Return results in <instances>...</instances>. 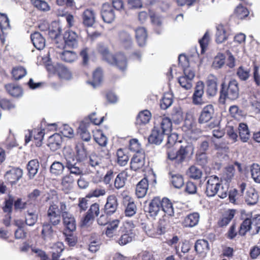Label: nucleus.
Segmentation results:
<instances>
[{
  "label": "nucleus",
  "mask_w": 260,
  "mask_h": 260,
  "mask_svg": "<svg viewBox=\"0 0 260 260\" xmlns=\"http://www.w3.org/2000/svg\"><path fill=\"white\" fill-rule=\"evenodd\" d=\"M168 135V140L166 144L167 158L174 161L175 165L181 164L187 157L193 154V145L191 143L185 142L178 150H176L173 148L174 145L177 143H182V141L178 140V135L176 133L169 134Z\"/></svg>",
  "instance_id": "nucleus-1"
},
{
  "label": "nucleus",
  "mask_w": 260,
  "mask_h": 260,
  "mask_svg": "<svg viewBox=\"0 0 260 260\" xmlns=\"http://www.w3.org/2000/svg\"><path fill=\"white\" fill-rule=\"evenodd\" d=\"M219 93V101L221 103L224 104L226 99L231 101L237 100L239 96L238 82L235 79L230 80L228 84L222 82Z\"/></svg>",
  "instance_id": "nucleus-2"
},
{
  "label": "nucleus",
  "mask_w": 260,
  "mask_h": 260,
  "mask_svg": "<svg viewBox=\"0 0 260 260\" xmlns=\"http://www.w3.org/2000/svg\"><path fill=\"white\" fill-rule=\"evenodd\" d=\"M51 249V260H64V258L59 259L62 251L64 250V245L62 242H58L54 244ZM34 253L36 254V256L40 257V260H48L47 255L42 250L34 249Z\"/></svg>",
  "instance_id": "nucleus-3"
},
{
  "label": "nucleus",
  "mask_w": 260,
  "mask_h": 260,
  "mask_svg": "<svg viewBox=\"0 0 260 260\" xmlns=\"http://www.w3.org/2000/svg\"><path fill=\"white\" fill-rule=\"evenodd\" d=\"M135 225L133 221H126L123 225L122 235L117 242L121 246H123L132 241L136 234L134 232Z\"/></svg>",
  "instance_id": "nucleus-4"
},
{
  "label": "nucleus",
  "mask_w": 260,
  "mask_h": 260,
  "mask_svg": "<svg viewBox=\"0 0 260 260\" xmlns=\"http://www.w3.org/2000/svg\"><path fill=\"white\" fill-rule=\"evenodd\" d=\"M123 199V204L125 209L124 215L126 217H131L134 216L137 211V207L133 198L127 194V191H123L121 193Z\"/></svg>",
  "instance_id": "nucleus-5"
},
{
  "label": "nucleus",
  "mask_w": 260,
  "mask_h": 260,
  "mask_svg": "<svg viewBox=\"0 0 260 260\" xmlns=\"http://www.w3.org/2000/svg\"><path fill=\"white\" fill-rule=\"evenodd\" d=\"M100 204L98 203L92 204L81 220L82 225H87L92 223L95 217L100 213Z\"/></svg>",
  "instance_id": "nucleus-6"
},
{
  "label": "nucleus",
  "mask_w": 260,
  "mask_h": 260,
  "mask_svg": "<svg viewBox=\"0 0 260 260\" xmlns=\"http://www.w3.org/2000/svg\"><path fill=\"white\" fill-rule=\"evenodd\" d=\"M220 181L219 178L213 175L209 177L206 184L205 193L208 197H213L215 196L221 186Z\"/></svg>",
  "instance_id": "nucleus-7"
},
{
  "label": "nucleus",
  "mask_w": 260,
  "mask_h": 260,
  "mask_svg": "<svg viewBox=\"0 0 260 260\" xmlns=\"http://www.w3.org/2000/svg\"><path fill=\"white\" fill-rule=\"evenodd\" d=\"M46 126H53L55 128L56 124L55 123L46 124L45 121H42L40 124V126L34 129V143H35L37 147H40L42 144Z\"/></svg>",
  "instance_id": "nucleus-8"
},
{
  "label": "nucleus",
  "mask_w": 260,
  "mask_h": 260,
  "mask_svg": "<svg viewBox=\"0 0 260 260\" xmlns=\"http://www.w3.org/2000/svg\"><path fill=\"white\" fill-rule=\"evenodd\" d=\"M78 35L74 31L69 29L66 30L63 35L64 45L63 48L67 47L73 49L78 45Z\"/></svg>",
  "instance_id": "nucleus-9"
},
{
  "label": "nucleus",
  "mask_w": 260,
  "mask_h": 260,
  "mask_svg": "<svg viewBox=\"0 0 260 260\" xmlns=\"http://www.w3.org/2000/svg\"><path fill=\"white\" fill-rule=\"evenodd\" d=\"M118 205V199L116 195L110 194L108 196L104 207L105 213L109 216L112 215L116 212Z\"/></svg>",
  "instance_id": "nucleus-10"
},
{
  "label": "nucleus",
  "mask_w": 260,
  "mask_h": 260,
  "mask_svg": "<svg viewBox=\"0 0 260 260\" xmlns=\"http://www.w3.org/2000/svg\"><path fill=\"white\" fill-rule=\"evenodd\" d=\"M204 93V84L202 81L197 83L192 96V103L195 105H201L204 103L203 96Z\"/></svg>",
  "instance_id": "nucleus-11"
},
{
  "label": "nucleus",
  "mask_w": 260,
  "mask_h": 260,
  "mask_svg": "<svg viewBox=\"0 0 260 260\" xmlns=\"http://www.w3.org/2000/svg\"><path fill=\"white\" fill-rule=\"evenodd\" d=\"M214 113V109L212 104L205 106L200 113L198 118L199 123L203 124L208 122L212 118Z\"/></svg>",
  "instance_id": "nucleus-12"
},
{
  "label": "nucleus",
  "mask_w": 260,
  "mask_h": 260,
  "mask_svg": "<svg viewBox=\"0 0 260 260\" xmlns=\"http://www.w3.org/2000/svg\"><path fill=\"white\" fill-rule=\"evenodd\" d=\"M246 186V183L242 182L239 185V190L236 188L230 190L229 193L230 202L235 204L237 201L240 200L242 198Z\"/></svg>",
  "instance_id": "nucleus-13"
},
{
  "label": "nucleus",
  "mask_w": 260,
  "mask_h": 260,
  "mask_svg": "<svg viewBox=\"0 0 260 260\" xmlns=\"http://www.w3.org/2000/svg\"><path fill=\"white\" fill-rule=\"evenodd\" d=\"M146 234L150 237L157 238L166 232V228L161 224H158L156 227L153 225H146L144 226Z\"/></svg>",
  "instance_id": "nucleus-14"
},
{
  "label": "nucleus",
  "mask_w": 260,
  "mask_h": 260,
  "mask_svg": "<svg viewBox=\"0 0 260 260\" xmlns=\"http://www.w3.org/2000/svg\"><path fill=\"white\" fill-rule=\"evenodd\" d=\"M101 16L104 22L111 23L115 19L114 10L109 4H104L101 10Z\"/></svg>",
  "instance_id": "nucleus-15"
},
{
  "label": "nucleus",
  "mask_w": 260,
  "mask_h": 260,
  "mask_svg": "<svg viewBox=\"0 0 260 260\" xmlns=\"http://www.w3.org/2000/svg\"><path fill=\"white\" fill-rule=\"evenodd\" d=\"M82 23L86 27H92L95 22V13L91 9H86L82 15Z\"/></svg>",
  "instance_id": "nucleus-16"
},
{
  "label": "nucleus",
  "mask_w": 260,
  "mask_h": 260,
  "mask_svg": "<svg viewBox=\"0 0 260 260\" xmlns=\"http://www.w3.org/2000/svg\"><path fill=\"white\" fill-rule=\"evenodd\" d=\"M217 81V78L213 75H210L208 77L206 81V93L208 96H214L217 94L218 91Z\"/></svg>",
  "instance_id": "nucleus-17"
},
{
  "label": "nucleus",
  "mask_w": 260,
  "mask_h": 260,
  "mask_svg": "<svg viewBox=\"0 0 260 260\" xmlns=\"http://www.w3.org/2000/svg\"><path fill=\"white\" fill-rule=\"evenodd\" d=\"M161 210L160 198L154 197L149 202L147 212L150 217H156Z\"/></svg>",
  "instance_id": "nucleus-18"
},
{
  "label": "nucleus",
  "mask_w": 260,
  "mask_h": 260,
  "mask_svg": "<svg viewBox=\"0 0 260 260\" xmlns=\"http://www.w3.org/2000/svg\"><path fill=\"white\" fill-rule=\"evenodd\" d=\"M61 216L65 227L64 230L74 232L76 229V224L74 217L68 212H63Z\"/></svg>",
  "instance_id": "nucleus-19"
},
{
  "label": "nucleus",
  "mask_w": 260,
  "mask_h": 260,
  "mask_svg": "<svg viewBox=\"0 0 260 260\" xmlns=\"http://www.w3.org/2000/svg\"><path fill=\"white\" fill-rule=\"evenodd\" d=\"M159 131L161 132L165 135H169L172 129L171 120L168 117L161 118L159 123H155L154 126Z\"/></svg>",
  "instance_id": "nucleus-20"
},
{
  "label": "nucleus",
  "mask_w": 260,
  "mask_h": 260,
  "mask_svg": "<svg viewBox=\"0 0 260 260\" xmlns=\"http://www.w3.org/2000/svg\"><path fill=\"white\" fill-rule=\"evenodd\" d=\"M236 214V210L228 209L222 215L217 222V225L220 228L226 226L234 218Z\"/></svg>",
  "instance_id": "nucleus-21"
},
{
  "label": "nucleus",
  "mask_w": 260,
  "mask_h": 260,
  "mask_svg": "<svg viewBox=\"0 0 260 260\" xmlns=\"http://www.w3.org/2000/svg\"><path fill=\"white\" fill-rule=\"evenodd\" d=\"M161 210L169 217L174 216V208L172 201L167 197L160 199Z\"/></svg>",
  "instance_id": "nucleus-22"
},
{
  "label": "nucleus",
  "mask_w": 260,
  "mask_h": 260,
  "mask_svg": "<svg viewBox=\"0 0 260 260\" xmlns=\"http://www.w3.org/2000/svg\"><path fill=\"white\" fill-rule=\"evenodd\" d=\"M148 180L146 178H143L136 185L135 193L138 198L144 197L148 189Z\"/></svg>",
  "instance_id": "nucleus-23"
},
{
  "label": "nucleus",
  "mask_w": 260,
  "mask_h": 260,
  "mask_svg": "<svg viewBox=\"0 0 260 260\" xmlns=\"http://www.w3.org/2000/svg\"><path fill=\"white\" fill-rule=\"evenodd\" d=\"M101 244L99 237L95 234H92L88 240V249L90 252L95 253L100 249Z\"/></svg>",
  "instance_id": "nucleus-24"
},
{
  "label": "nucleus",
  "mask_w": 260,
  "mask_h": 260,
  "mask_svg": "<svg viewBox=\"0 0 260 260\" xmlns=\"http://www.w3.org/2000/svg\"><path fill=\"white\" fill-rule=\"evenodd\" d=\"M145 164V157L143 154L136 153L132 157L130 167L132 170L137 171L142 169Z\"/></svg>",
  "instance_id": "nucleus-25"
},
{
  "label": "nucleus",
  "mask_w": 260,
  "mask_h": 260,
  "mask_svg": "<svg viewBox=\"0 0 260 260\" xmlns=\"http://www.w3.org/2000/svg\"><path fill=\"white\" fill-rule=\"evenodd\" d=\"M164 135L161 132L159 131L154 126L148 137V142L151 144L158 145L162 142Z\"/></svg>",
  "instance_id": "nucleus-26"
},
{
  "label": "nucleus",
  "mask_w": 260,
  "mask_h": 260,
  "mask_svg": "<svg viewBox=\"0 0 260 260\" xmlns=\"http://www.w3.org/2000/svg\"><path fill=\"white\" fill-rule=\"evenodd\" d=\"M238 132L240 140L244 143L248 142L251 137V134L247 124L240 123L238 126Z\"/></svg>",
  "instance_id": "nucleus-27"
},
{
  "label": "nucleus",
  "mask_w": 260,
  "mask_h": 260,
  "mask_svg": "<svg viewBox=\"0 0 260 260\" xmlns=\"http://www.w3.org/2000/svg\"><path fill=\"white\" fill-rule=\"evenodd\" d=\"M55 231L53 229L52 225L49 223H44L41 230V236L45 240H50L53 236Z\"/></svg>",
  "instance_id": "nucleus-28"
},
{
  "label": "nucleus",
  "mask_w": 260,
  "mask_h": 260,
  "mask_svg": "<svg viewBox=\"0 0 260 260\" xmlns=\"http://www.w3.org/2000/svg\"><path fill=\"white\" fill-rule=\"evenodd\" d=\"M22 176V172L20 169H14L8 172L5 176L8 182L13 184L17 182Z\"/></svg>",
  "instance_id": "nucleus-29"
},
{
  "label": "nucleus",
  "mask_w": 260,
  "mask_h": 260,
  "mask_svg": "<svg viewBox=\"0 0 260 260\" xmlns=\"http://www.w3.org/2000/svg\"><path fill=\"white\" fill-rule=\"evenodd\" d=\"M199 218V213L197 212L190 213L185 217L183 221V224L185 227H193L198 223Z\"/></svg>",
  "instance_id": "nucleus-30"
},
{
  "label": "nucleus",
  "mask_w": 260,
  "mask_h": 260,
  "mask_svg": "<svg viewBox=\"0 0 260 260\" xmlns=\"http://www.w3.org/2000/svg\"><path fill=\"white\" fill-rule=\"evenodd\" d=\"M194 250L198 254H206L209 250L208 242L204 239H199L197 240L194 245Z\"/></svg>",
  "instance_id": "nucleus-31"
},
{
  "label": "nucleus",
  "mask_w": 260,
  "mask_h": 260,
  "mask_svg": "<svg viewBox=\"0 0 260 260\" xmlns=\"http://www.w3.org/2000/svg\"><path fill=\"white\" fill-rule=\"evenodd\" d=\"M151 117L150 112L147 110H145L139 112L138 115L136 124L137 125H142L146 124L149 122Z\"/></svg>",
  "instance_id": "nucleus-32"
},
{
  "label": "nucleus",
  "mask_w": 260,
  "mask_h": 260,
  "mask_svg": "<svg viewBox=\"0 0 260 260\" xmlns=\"http://www.w3.org/2000/svg\"><path fill=\"white\" fill-rule=\"evenodd\" d=\"M258 200V195L255 189L252 187L248 189L245 196V201L249 205H254Z\"/></svg>",
  "instance_id": "nucleus-33"
},
{
  "label": "nucleus",
  "mask_w": 260,
  "mask_h": 260,
  "mask_svg": "<svg viewBox=\"0 0 260 260\" xmlns=\"http://www.w3.org/2000/svg\"><path fill=\"white\" fill-rule=\"evenodd\" d=\"M115 65L120 70L124 71L127 67L126 56L121 53H117L113 57Z\"/></svg>",
  "instance_id": "nucleus-34"
},
{
  "label": "nucleus",
  "mask_w": 260,
  "mask_h": 260,
  "mask_svg": "<svg viewBox=\"0 0 260 260\" xmlns=\"http://www.w3.org/2000/svg\"><path fill=\"white\" fill-rule=\"evenodd\" d=\"M61 143V136L59 134L55 133L49 137L48 145L50 149L55 150L60 148Z\"/></svg>",
  "instance_id": "nucleus-35"
},
{
  "label": "nucleus",
  "mask_w": 260,
  "mask_h": 260,
  "mask_svg": "<svg viewBox=\"0 0 260 260\" xmlns=\"http://www.w3.org/2000/svg\"><path fill=\"white\" fill-rule=\"evenodd\" d=\"M136 39L140 46L146 43L147 34L146 29L143 27H139L135 30Z\"/></svg>",
  "instance_id": "nucleus-36"
},
{
  "label": "nucleus",
  "mask_w": 260,
  "mask_h": 260,
  "mask_svg": "<svg viewBox=\"0 0 260 260\" xmlns=\"http://www.w3.org/2000/svg\"><path fill=\"white\" fill-rule=\"evenodd\" d=\"M63 49L64 50L59 53V57L62 61L72 62L77 59L78 55L76 52Z\"/></svg>",
  "instance_id": "nucleus-37"
},
{
  "label": "nucleus",
  "mask_w": 260,
  "mask_h": 260,
  "mask_svg": "<svg viewBox=\"0 0 260 260\" xmlns=\"http://www.w3.org/2000/svg\"><path fill=\"white\" fill-rule=\"evenodd\" d=\"M181 57H183L185 60L186 61L187 64H188V59L187 58L186 56L185 55H180L178 57V60H179V64L181 65L183 68V73H184V76L186 77L187 78L189 79V80H192V79L194 78L195 74L194 72L191 69V68L189 66H186L185 64H183L181 62Z\"/></svg>",
  "instance_id": "nucleus-38"
},
{
  "label": "nucleus",
  "mask_w": 260,
  "mask_h": 260,
  "mask_svg": "<svg viewBox=\"0 0 260 260\" xmlns=\"http://www.w3.org/2000/svg\"><path fill=\"white\" fill-rule=\"evenodd\" d=\"M5 88L8 92L14 97L18 98L23 95V89L18 85L10 83L6 85Z\"/></svg>",
  "instance_id": "nucleus-39"
},
{
  "label": "nucleus",
  "mask_w": 260,
  "mask_h": 260,
  "mask_svg": "<svg viewBox=\"0 0 260 260\" xmlns=\"http://www.w3.org/2000/svg\"><path fill=\"white\" fill-rule=\"evenodd\" d=\"M127 174L125 171H122L119 173L115 178L114 182V186L117 189L123 188L127 180Z\"/></svg>",
  "instance_id": "nucleus-40"
},
{
  "label": "nucleus",
  "mask_w": 260,
  "mask_h": 260,
  "mask_svg": "<svg viewBox=\"0 0 260 260\" xmlns=\"http://www.w3.org/2000/svg\"><path fill=\"white\" fill-rule=\"evenodd\" d=\"M116 162L120 166H124L129 160L127 153L123 149L119 148L116 152Z\"/></svg>",
  "instance_id": "nucleus-41"
},
{
  "label": "nucleus",
  "mask_w": 260,
  "mask_h": 260,
  "mask_svg": "<svg viewBox=\"0 0 260 260\" xmlns=\"http://www.w3.org/2000/svg\"><path fill=\"white\" fill-rule=\"evenodd\" d=\"M186 174L190 178L197 180L202 178L203 172L196 166L192 165L187 170Z\"/></svg>",
  "instance_id": "nucleus-42"
},
{
  "label": "nucleus",
  "mask_w": 260,
  "mask_h": 260,
  "mask_svg": "<svg viewBox=\"0 0 260 260\" xmlns=\"http://www.w3.org/2000/svg\"><path fill=\"white\" fill-rule=\"evenodd\" d=\"M74 179L71 174L64 176L61 180L62 189L66 193H68L72 188Z\"/></svg>",
  "instance_id": "nucleus-43"
},
{
  "label": "nucleus",
  "mask_w": 260,
  "mask_h": 260,
  "mask_svg": "<svg viewBox=\"0 0 260 260\" xmlns=\"http://www.w3.org/2000/svg\"><path fill=\"white\" fill-rule=\"evenodd\" d=\"M120 223L118 219H114L109 222L105 231V234L109 238H112L114 235Z\"/></svg>",
  "instance_id": "nucleus-44"
},
{
  "label": "nucleus",
  "mask_w": 260,
  "mask_h": 260,
  "mask_svg": "<svg viewBox=\"0 0 260 260\" xmlns=\"http://www.w3.org/2000/svg\"><path fill=\"white\" fill-rule=\"evenodd\" d=\"M62 29L59 24L56 22H53L48 29V35L51 39H55L59 37Z\"/></svg>",
  "instance_id": "nucleus-45"
},
{
  "label": "nucleus",
  "mask_w": 260,
  "mask_h": 260,
  "mask_svg": "<svg viewBox=\"0 0 260 260\" xmlns=\"http://www.w3.org/2000/svg\"><path fill=\"white\" fill-rule=\"evenodd\" d=\"M103 71L100 69H96L93 73L92 80L89 81L88 83L91 84L94 88L100 85L103 80Z\"/></svg>",
  "instance_id": "nucleus-46"
},
{
  "label": "nucleus",
  "mask_w": 260,
  "mask_h": 260,
  "mask_svg": "<svg viewBox=\"0 0 260 260\" xmlns=\"http://www.w3.org/2000/svg\"><path fill=\"white\" fill-rule=\"evenodd\" d=\"M66 167L70 171V174L79 175L82 174V170L78 166L77 164L75 162L74 158L72 160L66 159Z\"/></svg>",
  "instance_id": "nucleus-47"
},
{
  "label": "nucleus",
  "mask_w": 260,
  "mask_h": 260,
  "mask_svg": "<svg viewBox=\"0 0 260 260\" xmlns=\"http://www.w3.org/2000/svg\"><path fill=\"white\" fill-rule=\"evenodd\" d=\"M56 73L61 79L69 80L72 77L70 71L62 64H58L56 69Z\"/></svg>",
  "instance_id": "nucleus-48"
},
{
  "label": "nucleus",
  "mask_w": 260,
  "mask_h": 260,
  "mask_svg": "<svg viewBox=\"0 0 260 260\" xmlns=\"http://www.w3.org/2000/svg\"><path fill=\"white\" fill-rule=\"evenodd\" d=\"M45 45V39L38 32H34V47L41 50L44 48Z\"/></svg>",
  "instance_id": "nucleus-49"
},
{
  "label": "nucleus",
  "mask_w": 260,
  "mask_h": 260,
  "mask_svg": "<svg viewBox=\"0 0 260 260\" xmlns=\"http://www.w3.org/2000/svg\"><path fill=\"white\" fill-rule=\"evenodd\" d=\"M73 232L68 230H64L63 232L65 237V241L70 247L74 246L78 241L77 237Z\"/></svg>",
  "instance_id": "nucleus-50"
},
{
  "label": "nucleus",
  "mask_w": 260,
  "mask_h": 260,
  "mask_svg": "<svg viewBox=\"0 0 260 260\" xmlns=\"http://www.w3.org/2000/svg\"><path fill=\"white\" fill-rule=\"evenodd\" d=\"M252 178L257 183H260V165L257 163L252 164L250 167Z\"/></svg>",
  "instance_id": "nucleus-51"
},
{
  "label": "nucleus",
  "mask_w": 260,
  "mask_h": 260,
  "mask_svg": "<svg viewBox=\"0 0 260 260\" xmlns=\"http://www.w3.org/2000/svg\"><path fill=\"white\" fill-rule=\"evenodd\" d=\"M229 111L231 116L237 119H240L245 116L244 111L240 109L237 105L230 106Z\"/></svg>",
  "instance_id": "nucleus-52"
},
{
  "label": "nucleus",
  "mask_w": 260,
  "mask_h": 260,
  "mask_svg": "<svg viewBox=\"0 0 260 260\" xmlns=\"http://www.w3.org/2000/svg\"><path fill=\"white\" fill-rule=\"evenodd\" d=\"M251 229H252V228L250 218H246L241 223L239 229L238 234L240 236H244Z\"/></svg>",
  "instance_id": "nucleus-53"
},
{
  "label": "nucleus",
  "mask_w": 260,
  "mask_h": 260,
  "mask_svg": "<svg viewBox=\"0 0 260 260\" xmlns=\"http://www.w3.org/2000/svg\"><path fill=\"white\" fill-rule=\"evenodd\" d=\"M248 10L242 4H239L235 9L234 15L238 19H243L249 15Z\"/></svg>",
  "instance_id": "nucleus-54"
},
{
  "label": "nucleus",
  "mask_w": 260,
  "mask_h": 260,
  "mask_svg": "<svg viewBox=\"0 0 260 260\" xmlns=\"http://www.w3.org/2000/svg\"><path fill=\"white\" fill-rule=\"evenodd\" d=\"M12 75L15 80H19L27 74L26 70L21 66L14 68L12 71Z\"/></svg>",
  "instance_id": "nucleus-55"
},
{
  "label": "nucleus",
  "mask_w": 260,
  "mask_h": 260,
  "mask_svg": "<svg viewBox=\"0 0 260 260\" xmlns=\"http://www.w3.org/2000/svg\"><path fill=\"white\" fill-rule=\"evenodd\" d=\"M106 189L102 186L96 187L91 189L87 194L86 197L88 198H99L104 196L106 194Z\"/></svg>",
  "instance_id": "nucleus-56"
},
{
  "label": "nucleus",
  "mask_w": 260,
  "mask_h": 260,
  "mask_svg": "<svg viewBox=\"0 0 260 260\" xmlns=\"http://www.w3.org/2000/svg\"><path fill=\"white\" fill-rule=\"evenodd\" d=\"M94 141L101 146H106L107 144V138L102 131L98 130L93 135Z\"/></svg>",
  "instance_id": "nucleus-57"
},
{
  "label": "nucleus",
  "mask_w": 260,
  "mask_h": 260,
  "mask_svg": "<svg viewBox=\"0 0 260 260\" xmlns=\"http://www.w3.org/2000/svg\"><path fill=\"white\" fill-rule=\"evenodd\" d=\"M80 138L84 141L88 142L91 139V135L90 133L87 129V127L84 124L80 125L78 132Z\"/></svg>",
  "instance_id": "nucleus-58"
},
{
  "label": "nucleus",
  "mask_w": 260,
  "mask_h": 260,
  "mask_svg": "<svg viewBox=\"0 0 260 260\" xmlns=\"http://www.w3.org/2000/svg\"><path fill=\"white\" fill-rule=\"evenodd\" d=\"M225 56L222 53H218L214 57L212 67L216 69H220L225 63Z\"/></svg>",
  "instance_id": "nucleus-59"
},
{
  "label": "nucleus",
  "mask_w": 260,
  "mask_h": 260,
  "mask_svg": "<svg viewBox=\"0 0 260 260\" xmlns=\"http://www.w3.org/2000/svg\"><path fill=\"white\" fill-rule=\"evenodd\" d=\"M77 160L82 161L87 156L86 150L84 147L83 144H79L76 147Z\"/></svg>",
  "instance_id": "nucleus-60"
},
{
  "label": "nucleus",
  "mask_w": 260,
  "mask_h": 260,
  "mask_svg": "<svg viewBox=\"0 0 260 260\" xmlns=\"http://www.w3.org/2000/svg\"><path fill=\"white\" fill-rule=\"evenodd\" d=\"M171 183L176 188H180L184 185V179L180 174H175L172 176Z\"/></svg>",
  "instance_id": "nucleus-61"
},
{
  "label": "nucleus",
  "mask_w": 260,
  "mask_h": 260,
  "mask_svg": "<svg viewBox=\"0 0 260 260\" xmlns=\"http://www.w3.org/2000/svg\"><path fill=\"white\" fill-rule=\"evenodd\" d=\"M235 173V167L233 165L228 166L225 168L223 174L224 179L226 182H230L233 179Z\"/></svg>",
  "instance_id": "nucleus-62"
},
{
  "label": "nucleus",
  "mask_w": 260,
  "mask_h": 260,
  "mask_svg": "<svg viewBox=\"0 0 260 260\" xmlns=\"http://www.w3.org/2000/svg\"><path fill=\"white\" fill-rule=\"evenodd\" d=\"M64 168L61 162L54 161L50 167V172L55 175H59L62 173Z\"/></svg>",
  "instance_id": "nucleus-63"
},
{
  "label": "nucleus",
  "mask_w": 260,
  "mask_h": 260,
  "mask_svg": "<svg viewBox=\"0 0 260 260\" xmlns=\"http://www.w3.org/2000/svg\"><path fill=\"white\" fill-rule=\"evenodd\" d=\"M34 6L38 10L43 12H47L50 9L48 4L43 0H34Z\"/></svg>",
  "instance_id": "nucleus-64"
}]
</instances>
